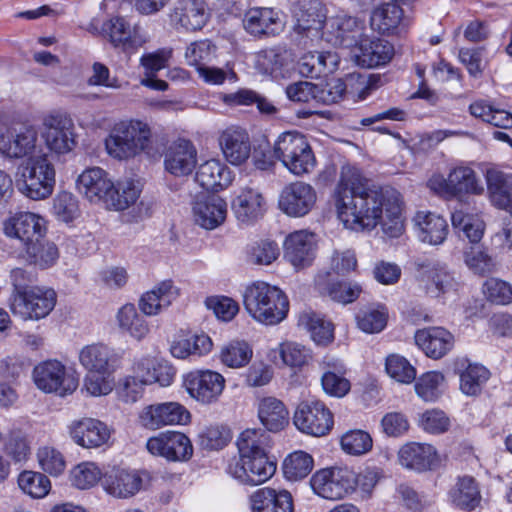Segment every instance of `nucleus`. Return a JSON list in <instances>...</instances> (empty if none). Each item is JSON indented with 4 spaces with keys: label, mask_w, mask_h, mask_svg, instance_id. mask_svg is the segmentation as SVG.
<instances>
[{
    "label": "nucleus",
    "mask_w": 512,
    "mask_h": 512,
    "mask_svg": "<svg viewBox=\"0 0 512 512\" xmlns=\"http://www.w3.org/2000/svg\"><path fill=\"white\" fill-rule=\"evenodd\" d=\"M37 131L32 125H23L11 132L10 138L0 142L3 152L11 158H22L35 148Z\"/></svg>",
    "instance_id": "43"
},
{
    "label": "nucleus",
    "mask_w": 512,
    "mask_h": 512,
    "mask_svg": "<svg viewBox=\"0 0 512 512\" xmlns=\"http://www.w3.org/2000/svg\"><path fill=\"white\" fill-rule=\"evenodd\" d=\"M295 20L293 31L298 36L299 44L306 46L323 36L327 21L326 8L321 2L312 0L295 12Z\"/></svg>",
    "instance_id": "16"
},
{
    "label": "nucleus",
    "mask_w": 512,
    "mask_h": 512,
    "mask_svg": "<svg viewBox=\"0 0 512 512\" xmlns=\"http://www.w3.org/2000/svg\"><path fill=\"white\" fill-rule=\"evenodd\" d=\"M313 491L328 500H339L356 488V473L348 468H325L310 479Z\"/></svg>",
    "instance_id": "10"
},
{
    "label": "nucleus",
    "mask_w": 512,
    "mask_h": 512,
    "mask_svg": "<svg viewBox=\"0 0 512 512\" xmlns=\"http://www.w3.org/2000/svg\"><path fill=\"white\" fill-rule=\"evenodd\" d=\"M258 418L268 431L279 432L289 423V411L280 399L267 396L258 402Z\"/></svg>",
    "instance_id": "39"
},
{
    "label": "nucleus",
    "mask_w": 512,
    "mask_h": 512,
    "mask_svg": "<svg viewBox=\"0 0 512 512\" xmlns=\"http://www.w3.org/2000/svg\"><path fill=\"white\" fill-rule=\"evenodd\" d=\"M427 187L441 197L459 200L467 195H480L484 191L474 169L463 164L451 168L447 177L433 174L427 181Z\"/></svg>",
    "instance_id": "7"
},
{
    "label": "nucleus",
    "mask_w": 512,
    "mask_h": 512,
    "mask_svg": "<svg viewBox=\"0 0 512 512\" xmlns=\"http://www.w3.org/2000/svg\"><path fill=\"white\" fill-rule=\"evenodd\" d=\"M332 197L337 217L346 229L371 231L381 224L391 238L403 233L401 194L392 187L374 184L358 168L342 167Z\"/></svg>",
    "instance_id": "1"
},
{
    "label": "nucleus",
    "mask_w": 512,
    "mask_h": 512,
    "mask_svg": "<svg viewBox=\"0 0 512 512\" xmlns=\"http://www.w3.org/2000/svg\"><path fill=\"white\" fill-rule=\"evenodd\" d=\"M340 444L345 453L360 456L368 453L372 449L373 440L368 432L355 429L343 434L340 439Z\"/></svg>",
    "instance_id": "57"
},
{
    "label": "nucleus",
    "mask_w": 512,
    "mask_h": 512,
    "mask_svg": "<svg viewBox=\"0 0 512 512\" xmlns=\"http://www.w3.org/2000/svg\"><path fill=\"white\" fill-rule=\"evenodd\" d=\"M395 53L394 46L381 38H365L359 45L358 63L367 68L384 66L391 61Z\"/></svg>",
    "instance_id": "37"
},
{
    "label": "nucleus",
    "mask_w": 512,
    "mask_h": 512,
    "mask_svg": "<svg viewBox=\"0 0 512 512\" xmlns=\"http://www.w3.org/2000/svg\"><path fill=\"white\" fill-rule=\"evenodd\" d=\"M3 230L7 237L18 239L23 249L46 235V221L43 217L32 212H18L5 220Z\"/></svg>",
    "instance_id": "18"
},
{
    "label": "nucleus",
    "mask_w": 512,
    "mask_h": 512,
    "mask_svg": "<svg viewBox=\"0 0 512 512\" xmlns=\"http://www.w3.org/2000/svg\"><path fill=\"white\" fill-rule=\"evenodd\" d=\"M463 258L466 266L474 274L485 276L496 269L493 257L488 253L487 248L476 243L466 247L463 251Z\"/></svg>",
    "instance_id": "52"
},
{
    "label": "nucleus",
    "mask_w": 512,
    "mask_h": 512,
    "mask_svg": "<svg viewBox=\"0 0 512 512\" xmlns=\"http://www.w3.org/2000/svg\"><path fill=\"white\" fill-rule=\"evenodd\" d=\"M451 222L455 229L464 233L471 244L479 243L482 239L485 223L478 214L456 210L451 215Z\"/></svg>",
    "instance_id": "51"
},
{
    "label": "nucleus",
    "mask_w": 512,
    "mask_h": 512,
    "mask_svg": "<svg viewBox=\"0 0 512 512\" xmlns=\"http://www.w3.org/2000/svg\"><path fill=\"white\" fill-rule=\"evenodd\" d=\"M385 369L387 374L399 383L409 384L416 378L414 366L399 354H391L386 358Z\"/></svg>",
    "instance_id": "59"
},
{
    "label": "nucleus",
    "mask_w": 512,
    "mask_h": 512,
    "mask_svg": "<svg viewBox=\"0 0 512 512\" xmlns=\"http://www.w3.org/2000/svg\"><path fill=\"white\" fill-rule=\"evenodd\" d=\"M76 187L78 192L90 202H103L106 205L109 191L113 188V181L104 169L93 167L84 170L78 176Z\"/></svg>",
    "instance_id": "25"
},
{
    "label": "nucleus",
    "mask_w": 512,
    "mask_h": 512,
    "mask_svg": "<svg viewBox=\"0 0 512 512\" xmlns=\"http://www.w3.org/2000/svg\"><path fill=\"white\" fill-rule=\"evenodd\" d=\"M316 256L315 235L307 230L290 233L284 241V257L297 269L310 266Z\"/></svg>",
    "instance_id": "23"
},
{
    "label": "nucleus",
    "mask_w": 512,
    "mask_h": 512,
    "mask_svg": "<svg viewBox=\"0 0 512 512\" xmlns=\"http://www.w3.org/2000/svg\"><path fill=\"white\" fill-rule=\"evenodd\" d=\"M36 387L45 393H55L61 397L72 394L78 387V378L69 374L66 366L58 360H46L33 369Z\"/></svg>",
    "instance_id": "9"
},
{
    "label": "nucleus",
    "mask_w": 512,
    "mask_h": 512,
    "mask_svg": "<svg viewBox=\"0 0 512 512\" xmlns=\"http://www.w3.org/2000/svg\"><path fill=\"white\" fill-rule=\"evenodd\" d=\"M483 293L488 301L497 305L512 303V285L499 278H489L484 282Z\"/></svg>",
    "instance_id": "63"
},
{
    "label": "nucleus",
    "mask_w": 512,
    "mask_h": 512,
    "mask_svg": "<svg viewBox=\"0 0 512 512\" xmlns=\"http://www.w3.org/2000/svg\"><path fill=\"white\" fill-rule=\"evenodd\" d=\"M436 450L430 444L409 442L403 445L398 458L402 466L416 471L431 469L436 462Z\"/></svg>",
    "instance_id": "38"
},
{
    "label": "nucleus",
    "mask_w": 512,
    "mask_h": 512,
    "mask_svg": "<svg viewBox=\"0 0 512 512\" xmlns=\"http://www.w3.org/2000/svg\"><path fill=\"white\" fill-rule=\"evenodd\" d=\"M415 342L428 357L439 359L452 349L454 336L445 328L430 327L418 330Z\"/></svg>",
    "instance_id": "33"
},
{
    "label": "nucleus",
    "mask_w": 512,
    "mask_h": 512,
    "mask_svg": "<svg viewBox=\"0 0 512 512\" xmlns=\"http://www.w3.org/2000/svg\"><path fill=\"white\" fill-rule=\"evenodd\" d=\"M348 87L357 92L359 100H364L370 91L376 88V81L372 76L352 73L347 76L346 81L332 79L324 85L316 84L314 101L325 105L337 103L343 98Z\"/></svg>",
    "instance_id": "11"
},
{
    "label": "nucleus",
    "mask_w": 512,
    "mask_h": 512,
    "mask_svg": "<svg viewBox=\"0 0 512 512\" xmlns=\"http://www.w3.org/2000/svg\"><path fill=\"white\" fill-rule=\"evenodd\" d=\"M325 29L331 35L327 41L338 43L357 32L360 29V22L355 17L341 13L327 18Z\"/></svg>",
    "instance_id": "53"
},
{
    "label": "nucleus",
    "mask_w": 512,
    "mask_h": 512,
    "mask_svg": "<svg viewBox=\"0 0 512 512\" xmlns=\"http://www.w3.org/2000/svg\"><path fill=\"white\" fill-rule=\"evenodd\" d=\"M151 129L141 120H122L116 123L105 139L107 153L118 160L133 158L148 148Z\"/></svg>",
    "instance_id": "4"
},
{
    "label": "nucleus",
    "mask_w": 512,
    "mask_h": 512,
    "mask_svg": "<svg viewBox=\"0 0 512 512\" xmlns=\"http://www.w3.org/2000/svg\"><path fill=\"white\" fill-rule=\"evenodd\" d=\"M293 422L296 428L308 435L324 436L332 429L333 414L329 408L319 400H305L298 404Z\"/></svg>",
    "instance_id": "12"
},
{
    "label": "nucleus",
    "mask_w": 512,
    "mask_h": 512,
    "mask_svg": "<svg viewBox=\"0 0 512 512\" xmlns=\"http://www.w3.org/2000/svg\"><path fill=\"white\" fill-rule=\"evenodd\" d=\"M213 342L204 334H193L187 338L175 341L171 345V353L178 359H186L190 356H204L211 352Z\"/></svg>",
    "instance_id": "49"
},
{
    "label": "nucleus",
    "mask_w": 512,
    "mask_h": 512,
    "mask_svg": "<svg viewBox=\"0 0 512 512\" xmlns=\"http://www.w3.org/2000/svg\"><path fill=\"white\" fill-rule=\"evenodd\" d=\"M195 222L207 230L222 225L227 217V203L218 195L198 198L193 206Z\"/></svg>",
    "instance_id": "31"
},
{
    "label": "nucleus",
    "mask_w": 512,
    "mask_h": 512,
    "mask_svg": "<svg viewBox=\"0 0 512 512\" xmlns=\"http://www.w3.org/2000/svg\"><path fill=\"white\" fill-rule=\"evenodd\" d=\"M141 194L138 182L132 179L113 182V188L109 191L106 206L115 211H123L136 203Z\"/></svg>",
    "instance_id": "47"
},
{
    "label": "nucleus",
    "mask_w": 512,
    "mask_h": 512,
    "mask_svg": "<svg viewBox=\"0 0 512 512\" xmlns=\"http://www.w3.org/2000/svg\"><path fill=\"white\" fill-rule=\"evenodd\" d=\"M298 325L306 329L317 345L326 346L334 339L333 325L314 312H303L299 315Z\"/></svg>",
    "instance_id": "50"
},
{
    "label": "nucleus",
    "mask_w": 512,
    "mask_h": 512,
    "mask_svg": "<svg viewBox=\"0 0 512 512\" xmlns=\"http://www.w3.org/2000/svg\"><path fill=\"white\" fill-rule=\"evenodd\" d=\"M103 473L93 462H83L75 466L70 472V480L73 486L79 489H89L102 482Z\"/></svg>",
    "instance_id": "60"
},
{
    "label": "nucleus",
    "mask_w": 512,
    "mask_h": 512,
    "mask_svg": "<svg viewBox=\"0 0 512 512\" xmlns=\"http://www.w3.org/2000/svg\"><path fill=\"white\" fill-rule=\"evenodd\" d=\"M237 220L243 224H252L266 211V199L258 188L242 187L232 202Z\"/></svg>",
    "instance_id": "26"
},
{
    "label": "nucleus",
    "mask_w": 512,
    "mask_h": 512,
    "mask_svg": "<svg viewBox=\"0 0 512 512\" xmlns=\"http://www.w3.org/2000/svg\"><path fill=\"white\" fill-rule=\"evenodd\" d=\"M196 150L187 140H179L169 147L165 154V169L174 176H186L196 166Z\"/></svg>",
    "instance_id": "34"
},
{
    "label": "nucleus",
    "mask_w": 512,
    "mask_h": 512,
    "mask_svg": "<svg viewBox=\"0 0 512 512\" xmlns=\"http://www.w3.org/2000/svg\"><path fill=\"white\" fill-rule=\"evenodd\" d=\"M273 154L296 176L309 174L316 166V158L307 138L297 131L280 134L274 143Z\"/></svg>",
    "instance_id": "6"
},
{
    "label": "nucleus",
    "mask_w": 512,
    "mask_h": 512,
    "mask_svg": "<svg viewBox=\"0 0 512 512\" xmlns=\"http://www.w3.org/2000/svg\"><path fill=\"white\" fill-rule=\"evenodd\" d=\"M216 53V46L208 39L194 41L186 48L185 59L190 66H206Z\"/></svg>",
    "instance_id": "61"
},
{
    "label": "nucleus",
    "mask_w": 512,
    "mask_h": 512,
    "mask_svg": "<svg viewBox=\"0 0 512 512\" xmlns=\"http://www.w3.org/2000/svg\"><path fill=\"white\" fill-rule=\"evenodd\" d=\"M196 181L202 188L216 192L231 184L232 173L225 164L211 159L199 166Z\"/></svg>",
    "instance_id": "41"
},
{
    "label": "nucleus",
    "mask_w": 512,
    "mask_h": 512,
    "mask_svg": "<svg viewBox=\"0 0 512 512\" xmlns=\"http://www.w3.org/2000/svg\"><path fill=\"white\" fill-rule=\"evenodd\" d=\"M370 25L381 34L401 35L407 32L410 20L403 16V10L399 5L385 3L373 9Z\"/></svg>",
    "instance_id": "28"
},
{
    "label": "nucleus",
    "mask_w": 512,
    "mask_h": 512,
    "mask_svg": "<svg viewBox=\"0 0 512 512\" xmlns=\"http://www.w3.org/2000/svg\"><path fill=\"white\" fill-rule=\"evenodd\" d=\"M340 58L330 51H309L304 53L297 62L300 75L306 78L327 76L338 69Z\"/></svg>",
    "instance_id": "32"
},
{
    "label": "nucleus",
    "mask_w": 512,
    "mask_h": 512,
    "mask_svg": "<svg viewBox=\"0 0 512 512\" xmlns=\"http://www.w3.org/2000/svg\"><path fill=\"white\" fill-rule=\"evenodd\" d=\"M146 448L152 455L165 458L169 462H185L193 455L190 439L178 431L161 432L150 437Z\"/></svg>",
    "instance_id": "15"
},
{
    "label": "nucleus",
    "mask_w": 512,
    "mask_h": 512,
    "mask_svg": "<svg viewBox=\"0 0 512 512\" xmlns=\"http://www.w3.org/2000/svg\"><path fill=\"white\" fill-rule=\"evenodd\" d=\"M224 158L232 165L245 163L251 154V142L247 131L237 126L226 128L219 136Z\"/></svg>",
    "instance_id": "27"
},
{
    "label": "nucleus",
    "mask_w": 512,
    "mask_h": 512,
    "mask_svg": "<svg viewBox=\"0 0 512 512\" xmlns=\"http://www.w3.org/2000/svg\"><path fill=\"white\" fill-rule=\"evenodd\" d=\"M243 302L248 314L265 325L279 324L289 311V301L285 293L263 281H256L246 287Z\"/></svg>",
    "instance_id": "3"
},
{
    "label": "nucleus",
    "mask_w": 512,
    "mask_h": 512,
    "mask_svg": "<svg viewBox=\"0 0 512 512\" xmlns=\"http://www.w3.org/2000/svg\"><path fill=\"white\" fill-rule=\"evenodd\" d=\"M80 364L88 372L101 375H113L121 361L120 354L103 343L86 345L79 353Z\"/></svg>",
    "instance_id": "20"
},
{
    "label": "nucleus",
    "mask_w": 512,
    "mask_h": 512,
    "mask_svg": "<svg viewBox=\"0 0 512 512\" xmlns=\"http://www.w3.org/2000/svg\"><path fill=\"white\" fill-rule=\"evenodd\" d=\"M253 512H294L292 494L285 489L263 487L250 496Z\"/></svg>",
    "instance_id": "30"
},
{
    "label": "nucleus",
    "mask_w": 512,
    "mask_h": 512,
    "mask_svg": "<svg viewBox=\"0 0 512 512\" xmlns=\"http://www.w3.org/2000/svg\"><path fill=\"white\" fill-rule=\"evenodd\" d=\"M244 28L254 36L276 35L283 30L279 14L271 8H252L246 12Z\"/></svg>",
    "instance_id": "35"
},
{
    "label": "nucleus",
    "mask_w": 512,
    "mask_h": 512,
    "mask_svg": "<svg viewBox=\"0 0 512 512\" xmlns=\"http://www.w3.org/2000/svg\"><path fill=\"white\" fill-rule=\"evenodd\" d=\"M456 370L460 375V389L468 396L480 394L490 378V372L486 367L477 363H469L466 359L457 362Z\"/></svg>",
    "instance_id": "42"
},
{
    "label": "nucleus",
    "mask_w": 512,
    "mask_h": 512,
    "mask_svg": "<svg viewBox=\"0 0 512 512\" xmlns=\"http://www.w3.org/2000/svg\"><path fill=\"white\" fill-rule=\"evenodd\" d=\"M53 214L62 222H72L79 215L78 201L69 192H60L53 200Z\"/></svg>",
    "instance_id": "64"
},
{
    "label": "nucleus",
    "mask_w": 512,
    "mask_h": 512,
    "mask_svg": "<svg viewBox=\"0 0 512 512\" xmlns=\"http://www.w3.org/2000/svg\"><path fill=\"white\" fill-rule=\"evenodd\" d=\"M43 126V137L50 151L65 154L74 148L76 142L70 118L59 113L50 114L44 118Z\"/></svg>",
    "instance_id": "19"
},
{
    "label": "nucleus",
    "mask_w": 512,
    "mask_h": 512,
    "mask_svg": "<svg viewBox=\"0 0 512 512\" xmlns=\"http://www.w3.org/2000/svg\"><path fill=\"white\" fill-rule=\"evenodd\" d=\"M313 458L304 451H295L286 457L283 463V472L290 481L305 478L313 469Z\"/></svg>",
    "instance_id": "54"
},
{
    "label": "nucleus",
    "mask_w": 512,
    "mask_h": 512,
    "mask_svg": "<svg viewBox=\"0 0 512 512\" xmlns=\"http://www.w3.org/2000/svg\"><path fill=\"white\" fill-rule=\"evenodd\" d=\"M69 433L77 445L88 449L102 446L110 437L107 425L94 418L73 421Z\"/></svg>",
    "instance_id": "29"
},
{
    "label": "nucleus",
    "mask_w": 512,
    "mask_h": 512,
    "mask_svg": "<svg viewBox=\"0 0 512 512\" xmlns=\"http://www.w3.org/2000/svg\"><path fill=\"white\" fill-rule=\"evenodd\" d=\"M317 193L312 185L296 181L286 185L280 192L279 209L290 217H303L315 206Z\"/></svg>",
    "instance_id": "17"
},
{
    "label": "nucleus",
    "mask_w": 512,
    "mask_h": 512,
    "mask_svg": "<svg viewBox=\"0 0 512 512\" xmlns=\"http://www.w3.org/2000/svg\"><path fill=\"white\" fill-rule=\"evenodd\" d=\"M452 503L464 511H472L481 502L479 485L471 476H463L458 479L450 491Z\"/></svg>",
    "instance_id": "46"
},
{
    "label": "nucleus",
    "mask_w": 512,
    "mask_h": 512,
    "mask_svg": "<svg viewBox=\"0 0 512 512\" xmlns=\"http://www.w3.org/2000/svg\"><path fill=\"white\" fill-rule=\"evenodd\" d=\"M443 381L444 376L442 373L436 371L427 372L417 380L415 391L424 401H435L441 394L440 386Z\"/></svg>",
    "instance_id": "62"
},
{
    "label": "nucleus",
    "mask_w": 512,
    "mask_h": 512,
    "mask_svg": "<svg viewBox=\"0 0 512 512\" xmlns=\"http://www.w3.org/2000/svg\"><path fill=\"white\" fill-rule=\"evenodd\" d=\"M23 257L28 263L47 269L57 262L59 251L55 243L41 236L23 249Z\"/></svg>",
    "instance_id": "45"
},
{
    "label": "nucleus",
    "mask_w": 512,
    "mask_h": 512,
    "mask_svg": "<svg viewBox=\"0 0 512 512\" xmlns=\"http://www.w3.org/2000/svg\"><path fill=\"white\" fill-rule=\"evenodd\" d=\"M388 314L384 307H368L356 314L357 326L365 333H379L387 324Z\"/></svg>",
    "instance_id": "58"
},
{
    "label": "nucleus",
    "mask_w": 512,
    "mask_h": 512,
    "mask_svg": "<svg viewBox=\"0 0 512 512\" xmlns=\"http://www.w3.org/2000/svg\"><path fill=\"white\" fill-rule=\"evenodd\" d=\"M253 351L245 341H232L222 347L220 361L227 367L240 368L249 363Z\"/></svg>",
    "instance_id": "55"
},
{
    "label": "nucleus",
    "mask_w": 512,
    "mask_h": 512,
    "mask_svg": "<svg viewBox=\"0 0 512 512\" xmlns=\"http://www.w3.org/2000/svg\"><path fill=\"white\" fill-rule=\"evenodd\" d=\"M102 33L109 42L125 53H133L141 48L148 37L138 24H132L124 16H113L102 25Z\"/></svg>",
    "instance_id": "14"
},
{
    "label": "nucleus",
    "mask_w": 512,
    "mask_h": 512,
    "mask_svg": "<svg viewBox=\"0 0 512 512\" xmlns=\"http://www.w3.org/2000/svg\"><path fill=\"white\" fill-rule=\"evenodd\" d=\"M239 458H233L227 473L239 482L260 485L268 481L276 471V463L270 461L267 449L270 438L261 429H246L237 439Z\"/></svg>",
    "instance_id": "2"
},
{
    "label": "nucleus",
    "mask_w": 512,
    "mask_h": 512,
    "mask_svg": "<svg viewBox=\"0 0 512 512\" xmlns=\"http://www.w3.org/2000/svg\"><path fill=\"white\" fill-rule=\"evenodd\" d=\"M209 14L202 0H180L171 14V24L177 30L198 31L207 23Z\"/></svg>",
    "instance_id": "24"
},
{
    "label": "nucleus",
    "mask_w": 512,
    "mask_h": 512,
    "mask_svg": "<svg viewBox=\"0 0 512 512\" xmlns=\"http://www.w3.org/2000/svg\"><path fill=\"white\" fill-rule=\"evenodd\" d=\"M178 295V288L174 286L173 282L165 280L141 296L139 308L143 314L155 316L167 309Z\"/></svg>",
    "instance_id": "36"
},
{
    "label": "nucleus",
    "mask_w": 512,
    "mask_h": 512,
    "mask_svg": "<svg viewBox=\"0 0 512 512\" xmlns=\"http://www.w3.org/2000/svg\"><path fill=\"white\" fill-rule=\"evenodd\" d=\"M315 282L321 292L326 293L332 300L342 304L354 302L362 292V288L358 283L331 282L330 272L319 273Z\"/></svg>",
    "instance_id": "44"
},
{
    "label": "nucleus",
    "mask_w": 512,
    "mask_h": 512,
    "mask_svg": "<svg viewBox=\"0 0 512 512\" xmlns=\"http://www.w3.org/2000/svg\"><path fill=\"white\" fill-rule=\"evenodd\" d=\"M225 383L222 374L209 369L191 371L183 378V386L189 396L205 405L218 401Z\"/></svg>",
    "instance_id": "13"
},
{
    "label": "nucleus",
    "mask_w": 512,
    "mask_h": 512,
    "mask_svg": "<svg viewBox=\"0 0 512 512\" xmlns=\"http://www.w3.org/2000/svg\"><path fill=\"white\" fill-rule=\"evenodd\" d=\"M418 228V237L422 242L439 245L444 242L448 234V224L440 215L419 211L414 217Z\"/></svg>",
    "instance_id": "40"
},
{
    "label": "nucleus",
    "mask_w": 512,
    "mask_h": 512,
    "mask_svg": "<svg viewBox=\"0 0 512 512\" xmlns=\"http://www.w3.org/2000/svg\"><path fill=\"white\" fill-rule=\"evenodd\" d=\"M119 329L131 337L142 340L149 333V325L134 304L123 305L116 314Z\"/></svg>",
    "instance_id": "48"
},
{
    "label": "nucleus",
    "mask_w": 512,
    "mask_h": 512,
    "mask_svg": "<svg viewBox=\"0 0 512 512\" xmlns=\"http://www.w3.org/2000/svg\"><path fill=\"white\" fill-rule=\"evenodd\" d=\"M56 301L57 295L52 288L35 286L22 295H11L10 310L22 320H40L51 313Z\"/></svg>",
    "instance_id": "8"
},
{
    "label": "nucleus",
    "mask_w": 512,
    "mask_h": 512,
    "mask_svg": "<svg viewBox=\"0 0 512 512\" xmlns=\"http://www.w3.org/2000/svg\"><path fill=\"white\" fill-rule=\"evenodd\" d=\"M18 170L16 185L27 198L42 200L53 193L56 172L47 154L30 156Z\"/></svg>",
    "instance_id": "5"
},
{
    "label": "nucleus",
    "mask_w": 512,
    "mask_h": 512,
    "mask_svg": "<svg viewBox=\"0 0 512 512\" xmlns=\"http://www.w3.org/2000/svg\"><path fill=\"white\" fill-rule=\"evenodd\" d=\"M139 419L142 426L155 430L165 425L186 424L190 420V413L177 402H167L146 407Z\"/></svg>",
    "instance_id": "22"
},
{
    "label": "nucleus",
    "mask_w": 512,
    "mask_h": 512,
    "mask_svg": "<svg viewBox=\"0 0 512 512\" xmlns=\"http://www.w3.org/2000/svg\"><path fill=\"white\" fill-rule=\"evenodd\" d=\"M21 490L32 498H43L51 489V482L40 472L24 471L18 477Z\"/></svg>",
    "instance_id": "56"
},
{
    "label": "nucleus",
    "mask_w": 512,
    "mask_h": 512,
    "mask_svg": "<svg viewBox=\"0 0 512 512\" xmlns=\"http://www.w3.org/2000/svg\"><path fill=\"white\" fill-rule=\"evenodd\" d=\"M102 487L108 495L126 499L140 491L142 478L135 470L114 466L103 472Z\"/></svg>",
    "instance_id": "21"
}]
</instances>
